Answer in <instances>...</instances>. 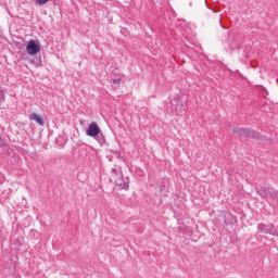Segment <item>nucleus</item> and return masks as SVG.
Returning <instances> with one entry per match:
<instances>
[{
	"label": "nucleus",
	"mask_w": 278,
	"mask_h": 278,
	"mask_svg": "<svg viewBox=\"0 0 278 278\" xmlns=\"http://www.w3.org/2000/svg\"><path fill=\"white\" fill-rule=\"evenodd\" d=\"M29 119L35 121V123H37L38 125H41V126L45 125V119L36 113H31L29 115Z\"/></svg>",
	"instance_id": "obj_5"
},
{
	"label": "nucleus",
	"mask_w": 278,
	"mask_h": 278,
	"mask_svg": "<svg viewBox=\"0 0 278 278\" xmlns=\"http://www.w3.org/2000/svg\"><path fill=\"white\" fill-rule=\"evenodd\" d=\"M26 53L28 55H36V53H40V41L38 40H29L26 46Z\"/></svg>",
	"instance_id": "obj_2"
},
{
	"label": "nucleus",
	"mask_w": 278,
	"mask_h": 278,
	"mask_svg": "<svg viewBox=\"0 0 278 278\" xmlns=\"http://www.w3.org/2000/svg\"><path fill=\"white\" fill-rule=\"evenodd\" d=\"M115 186L117 190H127L129 188V179H117Z\"/></svg>",
	"instance_id": "obj_4"
},
{
	"label": "nucleus",
	"mask_w": 278,
	"mask_h": 278,
	"mask_svg": "<svg viewBox=\"0 0 278 278\" xmlns=\"http://www.w3.org/2000/svg\"><path fill=\"white\" fill-rule=\"evenodd\" d=\"M99 134H101V128H99V124H97L96 122L91 123L86 130V135L90 138H97Z\"/></svg>",
	"instance_id": "obj_3"
},
{
	"label": "nucleus",
	"mask_w": 278,
	"mask_h": 278,
	"mask_svg": "<svg viewBox=\"0 0 278 278\" xmlns=\"http://www.w3.org/2000/svg\"><path fill=\"white\" fill-rule=\"evenodd\" d=\"M233 134H238V136H245L247 138H255L256 140H260V132L255 130H250L249 128L243 127H237L233 130Z\"/></svg>",
	"instance_id": "obj_1"
},
{
	"label": "nucleus",
	"mask_w": 278,
	"mask_h": 278,
	"mask_svg": "<svg viewBox=\"0 0 278 278\" xmlns=\"http://www.w3.org/2000/svg\"><path fill=\"white\" fill-rule=\"evenodd\" d=\"M0 99H5V93L2 90H0Z\"/></svg>",
	"instance_id": "obj_7"
},
{
	"label": "nucleus",
	"mask_w": 278,
	"mask_h": 278,
	"mask_svg": "<svg viewBox=\"0 0 278 278\" xmlns=\"http://www.w3.org/2000/svg\"><path fill=\"white\" fill-rule=\"evenodd\" d=\"M0 141H1V137H0Z\"/></svg>",
	"instance_id": "obj_10"
},
{
	"label": "nucleus",
	"mask_w": 278,
	"mask_h": 278,
	"mask_svg": "<svg viewBox=\"0 0 278 278\" xmlns=\"http://www.w3.org/2000/svg\"><path fill=\"white\" fill-rule=\"evenodd\" d=\"M113 84H121V79H118V78H117V79H114V80H113Z\"/></svg>",
	"instance_id": "obj_8"
},
{
	"label": "nucleus",
	"mask_w": 278,
	"mask_h": 278,
	"mask_svg": "<svg viewBox=\"0 0 278 278\" xmlns=\"http://www.w3.org/2000/svg\"><path fill=\"white\" fill-rule=\"evenodd\" d=\"M175 103H177V100H174V101L172 102L173 105H175Z\"/></svg>",
	"instance_id": "obj_9"
},
{
	"label": "nucleus",
	"mask_w": 278,
	"mask_h": 278,
	"mask_svg": "<svg viewBox=\"0 0 278 278\" xmlns=\"http://www.w3.org/2000/svg\"><path fill=\"white\" fill-rule=\"evenodd\" d=\"M36 3L39 5H45V3H49V0H36Z\"/></svg>",
	"instance_id": "obj_6"
}]
</instances>
